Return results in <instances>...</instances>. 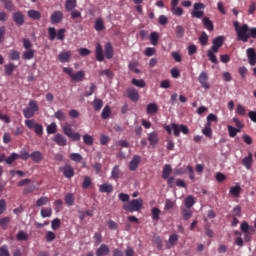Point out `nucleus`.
Returning a JSON list of instances; mask_svg holds the SVG:
<instances>
[{"label":"nucleus","instance_id":"1","mask_svg":"<svg viewBox=\"0 0 256 256\" xmlns=\"http://www.w3.org/2000/svg\"><path fill=\"white\" fill-rule=\"evenodd\" d=\"M256 39V28H251L249 25L245 24L242 29V33L240 34L238 41H242L243 43H247L249 39Z\"/></svg>","mask_w":256,"mask_h":256},{"label":"nucleus","instance_id":"2","mask_svg":"<svg viewBox=\"0 0 256 256\" xmlns=\"http://www.w3.org/2000/svg\"><path fill=\"white\" fill-rule=\"evenodd\" d=\"M143 207L142 199H133L130 202H127L123 205L124 211H129V213H134L135 211H139Z\"/></svg>","mask_w":256,"mask_h":256},{"label":"nucleus","instance_id":"3","mask_svg":"<svg viewBox=\"0 0 256 256\" xmlns=\"http://www.w3.org/2000/svg\"><path fill=\"white\" fill-rule=\"evenodd\" d=\"M48 35L50 41H55L56 38L58 41H63V39H65V28H61L57 31L55 27H49Z\"/></svg>","mask_w":256,"mask_h":256},{"label":"nucleus","instance_id":"4","mask_svg":"<svg viewBox=\"0 0 256 256\" xmlns=\"http://www.w3.org/2000/svg\"><path fill=\"white\" fill-rule=\"evenodd\" d=\"M63 133L72 141H81V134L73 132V128L70 124L63 126Z\"/></svg>","mask_w":256,"mask_h":256},{"label":"nucleus","instance_id":"5","mask_svg":"<svg viewBox=\"0 0 256 256\" xmlns=\"http://www.w3.org/2000/svg\"><path fill=\"white\" fill-rule=\"evenodd\" d=\"M201 9H205V4L195 3L194 10L191 13L192 17H195L196 19H201V17H203V15H205L203 10H201Z\"/></svg>","mask_w":256,"mask_h":256},{"label":"nucleus","instance_id":"6","mask_svg":"<svg viewBox=\"0 0 256 256\" xmlns=\"http://www.w3.org/2000/svg\"><path fill=\"white\" fill-rule=\"evenodd\" d=\"M219 49L220 48L218 46H215L213 44L211 49H209L207 51V57L209 58L211 63H214L215 65H217V63H219V60L217 59V56L215 55V53H218Z\"/></svg>","mask_w":256,"mask_h":256},{"label":"nucleus","instance_id":"7","mask_svg":"<svg viewBox=\"0 0 256 256\" xmlns=\"http://www.w3.org/2000/svg\"><path fill=\"white\" fill-rule=\"evenodd\" d=\"M246 55L248 57L249 65H251L252 67H255V65H256V51H255V48H248L246 50Z\"/></svg>","mask_w":256,"mask_h":256},{"label":"nucleus","instance_id":"8","mask_svg":"<svg viewBox=\"0 0 256 256\" xmlns=\"http://www.w3.org/2000/svg\"><path fill=\"white\" fill-rule=\"evenodd\" d=\"M172 130L174 131L175 137H179V133H184V135H187L189 133V128L185 125H177V124H172Z\"/></svg>","mask_w":256,"mask_h":256},{"label":"nucleus","instance_id":"9","mask_svg":"<svg viewBox=\"0 0 256 256\" xmlns=\"http://www.w3.org/2000/svg\"><path fill=\"white\" fill-rule=\"evenodd\" d=\"M12 19L18 27H21L22 25L25 24V16L23 15V13L21 11L15 12L12 15Z\"/></svg>","mask_w":256,"mask_h":256},{"label":"nucleus","instance_id":"10","mask_svg":"<svg viewBox=\"0 0 256 256\" xmlns=\"http://www.w3.org/2000/svg\"><path fill=\"white\" fill-rule=\"evenodd\" d=\"M127 97L132 101L133 103H137L139 101V92L135 88H128L126 90Z\"/></svg>","mask_w":256,"mask_h":256},{"label":"nucleus","instance_id":"11","mask_svg":"<svg viewBox=\"0 0 256 256\" xmlns=\"http://www.w3.org/2000/svg\"><path fill=\"white\" fill-rule=\"evenodd\" d=\"M198 81L204 89H211V86L207 83L209 81V75H207V72H202L198 77Z\"/></svg>","mask_w":256,"mask_h":256},{"label":"nucleus","instance_id":"12","mask_svg":"<svg viewBox=\"0 0 256 256\" xmlns=\"http://www.w3.org/2000/svg\"><path fill=\"white\" fill-rule=\"evenodd\" d=\"M50 21L52 25H57V23H61V21H63V12L54 11L50 17Z\"/></svg>","mask_w":256,"mask_h":256},{"label":"nucleus","instance_id":"13","mask_svg":"<svg viewBox=\"0 0 256 256\" xmlns=\"http://www.w3.org/2000/svg\"><path fill=\"white\" fill-rule=\"evenodd\" d=\"M109 253H111V249L106 244H102L96 249V256H107Z\"/></svg>","mask_w":256,"mask_h":256},{"label":"nucleus","instance_id":"14","mask_svg":"<svg viewBox=\"0 0 256 256\" xmlns=\"http://www.w3.org/2000/svg\"><path fill=\"white\" fill-rule=\"evenodd\" d=\"M60 169H61L64 177H66L67 179H71L75 175V171L69 165H66V166H64V167H62Z\"/></svg>","mask_w":256,"mask_h":256},{"label":"nucleus","instance_id":"15","mask_svg":"<svg viewBox=\"0 0 256 256\" xmlns=\"http://www.w3.org/2000/svg\"><path fill=\"white\" fill-rule=\"evenodd\" d=\"M54 143L58 144L59 147H65L67 145V138L61 134H56L53 138Z\"/></svg>","mask_w":256,"mask_h":256},{"label":"nucleus","instance_id":"16","mask_svg":"<svg viewBox=\"0 0 256 256\" xmlns=\"http://www.w3.org/2000/svg\"><path fill=\"white\" fill-rule=\"evenodd\" d=\"M58 59L60 63H69V61H71V51L61 52L58 55Z\"/></svg>","mask_w":256,"mask_h":256},{"label":"nucleus","instance_id":"17","mask_svg":"<svg viewBox=\"0 0 256 256\" xmlns=\"http://www.w3.org/2000/svg\"><path fill=\"white\" fill-rule=\"evenodd\" d=\"M139 163H141V156L135 155L130 161V165H129L130 171H135V169L139 167Z\"/></svg>","mask_w":256,"mask_h":256},{"label":"nucleus","instance_id":"18","mask_svg":"<svg viewBox=\"0 0 256 256\" xmlns=\"http://www.w3.org/2000/svg\"><path fill=\"white\" fill-rule=\"evenodd\" d=\"M30 159L34 163H41V161H43V153H41V151H34L30 154Z\"/></svg>","mask_w":256,"mask_h":256},{"label":"nucleus","instance_id":"19","mask_svg":"<svg viewBox=\"0 0 256 256\" xmlns=\"http://www.w3.org/2000/svg\"><path fill=\"white\" fill-rule=\"evenodd\" d=\"M242 165H244L246 169H251V165H253V154L249 153L248 156L244 157Z\"/></svg>","mask_w":256,"mask_h":256},{"label":"nucleus","instance_id":"20","mask_svg":"<svg viewBox=\"0 0 256 256\" xmlns=\"http://www.w3.org/2000/svg\"><path fill=\"white\" fill-rule=\"evenodd\" d=\"M96 59L97 61H104L105 56L103 55V46L96 44Z\"/></svg>","mask_w":256,"mask_h":256},{"label":"nucleus","instance_id":"21","mask_svg":"<svg viewBox=\"0 0 256 256\" xmlns=\"http://www.w3.org/2000/svg\"><path fill=\"white\" fill-rule=\"evenodd\" d=\"M184 205H185L186 209H191V207H193V205H195V197H193V195H188L184 199Z\"/></svg>","mask_w":256,"mask_h":256},{"label":"nucleus","instance_id":"22","mask_svg":"<svg viewBox=\"0 0 256 256\" xmlns=\"http://www.w3.org/2000/svg\"><path fill=\"white\" fill-rule=\"evenodd\" d=\"M148 141L150 145H157V143H159V135L157 134V132H152L148 134Z\"/></svg>","mask_w":256,"mask_h":256},{"label":"nucleus","instance_id":"23","mask_svg":"<svg viewBox=\"0 0 256 256\" xmlns=\"http://www.w3.org/2000/svg\"><path fill=\"white\" fill-rule=\"evenodd\" d=\"M100 193H113V185L104 183L99 187Z\"/></svg>","mask_w":256,"mask_h":256},{"label":"nucleus","instance_id":"24","mask_svg":"<svg viewBox=\"0 0 256 256\" xmlns=\"http://www.w3.org/2000/svg\"><path fill=\"white\" fill-rule=\"evenodd\" d=\"M159 111V107H157V104L155 103H150L146 107V112L148 115H155Z\"/></svg>","mask_w":256,"mask_h":256},{"label":"nucleus","instance_id":"25","mask_svg":"<svg viewBox=\"0 0 256 256\" xmlns=\"http://www.w3.org/2000/svg\"><path fill=\"white\" fill-rule=\"evenodd\" d=\"M105 55L107 59H113V45L110 42L105 45Z\"/></svg>","mask_w":256,"mask_h":256},{"label":"nucleus","instance_id":"26","mask_svg":"<svg viewBox=\"0 0 256 256\" xmlns=\"http://www.w3.org/2000/svg\"><path fill=\"white\" fill-rule=\"evenodd\" d=\"M28 17L34 21H39L41 19V13L37 10H29Z\"/></svg>","mask_w":256,"mask_h":256},{"label":"nucleus","instance_id":"27","mask_svg":"<svg viewBox=\"0 0 256 256\" xmlns=\"http://www.w3.org/2000/svg\"><path fill=\"white\" fill-rule=\"evenodd\" d=\"M92 106L94 111H101V109L103 108V100L95 98L92 102Z\"/></svg>","mask_w":256,"mask_h":256},{"label":"nucleus","instance_id":"28","mask_svg":"<svg viewBox=\"0 0 256 256\" xmlns=\"http://www.w3.org/2000/svg\"><path fill=\"white\" fill-rule=\"evenodd\" d=\"M182 217L185 221H189L193 217V211L190 208H183L182 209Z\"/></svg>","mask_w":256,"mask_h":256},{"label":"nucleus","instance_id":"29","mask_svg":"<svg viewBox=\"0 0 256 256\" xmlns=\"http://www.w3.org/2000/svg\"><path fill=\"white\" fill-rule=\"evenodd\" d=\"M77 7V0H66L65 9L66 11H73Z\"/></svg>","mask_w":256,"mask_h":256},{"label":"nucleus","instance_id":"30","mask_svg":"<svg viewBox=\"0 0 256 256\" xmlns=\"http://www.w3.org/2000/svg\"><path fill=\"white\" fill-rule=\"evenodd\" d=\"M22 57L26 61H30V59H33V57H35V50L28 49L27 51H24L22 54Z\"/></svg>","mask_w":256,"mask_h":256},{"label":"nucleus","instance_id":"31","mask_svg":"<svg viewBox=\"0 0 256 256\" xmlns=\"http://www.w3.org/2000/svg\"><path fill=\"white\" fill-rule=\"evenodd\" d=\"M177 241H179V235L172 234L169 237V243L167 244V249H171L172 247H174V245H175V243H177Z\"/></svg>","mask_w":256,"mask_h":256},{"label":"nucleus","instance_id":"32","mask_svg":"<svg viewBox=\"0 0 256 256\" xmlns=\"http://www.w3.org/2000/svg\"><path fill=\"white\" fill-rule=\"evenodd\" d=\"M16 239L17 241H27L29 239V234H27V232L20 230L17 234H16Z\"/></svg>","mask_w":256,"mask_h":256},{"label":"nucleus","instance_id":"33","mask_svg":"<svg viewBox=\"0 0 256 256\" xmlns=\"http://www.w3.org/2000/svg\"><path fill=\"white\" fill-rule=\"evenodd\" d=\"M111 177L114 179V181H117L119 177H121V170L119 169V166H114L111 171Z\"/></svg>","mask_w":256,"mask_h":256},{"label":"nucleus","instance_id":"34","mask_svg":"<svg viewBox=\"0 0 256 256\" xmlns=\"http://www.w3.org/2000/svg\"><path fill=\"white\" fill-rule=\"evenodd\" d=\"M72 79L73 81H77V82L82 81L83 79H85V71L80 70L74 73V75L72 76Z\"/></svg>","mask_w":256,"mask_h":256},{"label":"nucleus","instance_id":"35","mask_svg":"<svg viewBox=\"0 0 256 256\" xmlns=\"http://www.w3.org/2000/svg\"><path fill=\"white\" fill-rule=\"evenodd\" d=\"M171 171H173L172 168H171V165L166 164L163 168V171H162L163 179H169V175H171Z\"/></svg>","mask_w":256,"mask_h":256},{"label":"nucleus","instance_id":"36","mask_svg":"<svg viewBox=\"0 0 256 256\" xmlns=\"http://www.w3.org/2000/svg\"><path fill=\"white\" fill-rule=\"evenodd\" d=\"M203 135H205V137H212L213 135V131L211 130V123L207 122L205 125V128L202 130Z\"/></svg>","mask_w":256,"mask_h":256},{"label":"nucleus","instance_id":"37","mask_svg":"<svg viewBox=\"0 0 256 256\" xmlns=\"http://www.w3.org/2000/svg\"><path fill=\"white\" fill-rule=\"evenodd\" d=\"M94 29H96L97 31H103L105 29V23L103 22V20L101 18H98L95 21Z\"/></svg>","mask_w":256,"mask_h":256},{"label":"nucleus","instance_id":"38","mask_svg":"<svg viewBox=\"0 0 256 256\" xmlns=\"http://www.w3.org/2000/svg\"><path fill=\"white\" fill-rule=\"evenodd\" d=\"M225 41V38L223 36H218L213 39L212 43L214 46L218 47L221 49L223 47V42Z\"/></svg>","mask_w":256,"mask_h":256},{"label":"nucleus","instance_id":"39","mask_svg":"<svg viewBox=\"0 0 256 256\" xmlns=\"http://www.w3.org/2000/svg\"><path fill=\"white\" fill-rule=\"evenodd\" d=\"M230 194L233 195V197H239V195H241V186H232L230 188Z\"/></svg>","mask_w":256,"mask_h":256},{"label":"nucleus","instance_id":"40","mask_svg":"<svg viewBox=\"0 0 256 256\" xmlns=\"http://www.w3.org/2000/svg\"><path fill=\"white\" fill-rule=\"evenodd\" d=\"M17 159H19V154L17 153H12L8 158H6V164L7 165H13V163H15V161H17Z\"/></svg>","mask_w":256,"mask_h":256},{"label":"nucleus","instance_id":"41","mask_svg":"<svg viewBox=\"0 0 256 256\" xmlns=\"http://www.w3.org/2000/svg\"><path fill=\"white\" fill-rule=\"evenodd\" d=\"M100 77H107V79H113L114 75L110 69L101 70L99 72Z\"/></svg>","mask_w":256,"mask_h":256},{"label":"nucleus","instance_id":"42","mask_svg":"<svg viewBox=\"0 0 256 256\" xmlns=\"http://www.w3.org/2000/svg\"><path fill=\"white\" fill-rule=\"evenodd\" d=\"M234 28L236 31L237 39L239 40V37H241V33H242L243 29H245V24L240 26L239 22H234Z\"/></svg>","mask_w":256,"mask_h":256},{"label":"nucleus","instance_id":"43","mask_svg":"<svg viewBox=\"0 0 256 256\" xmlns=\"http://www.w3.org/2000/svg\"><path fill=\"white\" fill-rule=\"evenodd\" d=\"M150 41H151V45L156 46L159 43V33L152 32L150 34Z\"/></svg>","mask_w":256,"mask_h":256},{"label":"nucleus","instance_id":"44","mask_svg":"<svg viewBox=\"0 0 256 256\" xmlns=\"http://www.w3.org/2000/svg\"><path fill=\"white\" fill-rule=\"evenodd\" d=\"M23 115L26 119H31V117L35 116V111L27 107L23 110Z\"/></svg>","mask_w":256,"mask_h":256},{"label":"nucleus","instance_id":"45","mask_svg":"<svg viewBox=\"0 0 256 256\" xmlns=\"http://www.w3.org/2000/svg\"><path fill=\"white\" fill-rule=\"evenodd\" d=\"M240 229H241L242 233H247L249 231H255V228H253V226H249V224L247 222H243L240 226Z\"/></svg>","mask_w":256,"mask_h":256},{"label":"nucleus","instance_id":"46","mask_svg":"<svg viewBox=\"0 0 256 256\" xmlns=\"http://www.w3.org/2000/svg\"><path fill=\"white\" fill-rule=\"evenodd\" d=\"M4 69H5L6 75H13V71H15V64H13V63L6 64L4 66Z\"/></svg>","mask_w":256,"mask_h":256},{"label":"nucleus","instance_id":"47","mask_svg":"<svg viewBox=\"0 0 256 256\" xmlns=\"http://www.w3.org/2000/svg\"><path fill=\"white\" fill-rule=\"evenodd\" d=\"M176 37L178 39H182V37L185 35V28L181 25L176 26Z\"/></svg>","mask_w":256,"mask_h":256},{"label":"nucleus","instance_id":"48","mask_svg":"<svg viewBox=\"0 0 256 256\" xmlns=\"http://www.w3.org/2000/svg\"><path fill=\"white\" fill-rule=\"evenodd\" d=\"M203 24L208 31H213V22H211L209 18L204 17Z\"/></svg>","mask_w":256,"mask_h":256},{"label":"nucleus","instance_id":"49","mask_svg":"<svg viewBox=\"0 0 256 256\" xmlns=\"http://www.w3.org/2000/svg\"><path fill=\"white\" fill-rule=\"evenodd\" d=\"M39 123L35 122L34 119H28V120H25V125L26 127H28V129H31L33 131L34 128L37 127Z\"/></svg>","mask_w":256,"mask_h":256},{"label":"nucleus","instance_id":"50","mask_svg":"<svg viewBox=\"0 0 256 256\" xmlns=\"http://www.w3.org/2000/svg\"><path fill=\"white\" fill-rule=\"evenodd\" d=\"M110 115H111V108L109 106H105L101 113L102 119H109Z\"/></svg>","mask_w":256,"mask_h":256},{"label":"nucleus","instance_id":"51","mask_svg":"<svg viewBox=\"0 0 256 256\" xmlns=\"http://www.w3.org/2000/svg\"><path fill=\"white\" fill-rule=\"evenodd\" d=\"M171 12L173 13V15H176V17H181V15H183V8L179 6H174L171 8Z\"/></svg>","mask_w":256,"mask_h":256},{"label":"nucleus","instance_id":"52","mask_svg":"<svg viewBox=\"0 0 256 256\" xmlns=\"http://www.w3.org/2000/svg\"><path fill=\"white\" fill-rule=\"evenodd\" d=\"M70 159L76 163H81V161H83V156H81L79 153H72L70 154Z\"/></svg>","mask_w":256,"mask_h":256},{"label":"nucleus","instance_id":"53","mask_svg":"<svg viewBox=\"0 0 256 256\" xmlns=\"http://www.w3.org/2000/svg\"><path fill=\"white\" fill-rule=\"evenodd\" d=\"M53 213V210L51 208H42L41 209V217L46 218V217H51Z\"/></svg>","mask_w":256,"mask_h":256},{"label":"nucleus","instance_id":"54","mask_svg":"<svg viewBox=\"0 0 256 256\" xmlns=\"http://www.w3.org/2000/svg\"><path fill=\"white\" fill-rule=\"evenodd\" d=\"M161 215V210L159 208H152V219L153 221H159V216Z\"/></svg>","mask_w":256,"mask_h":256},{"label":"nucleus","instance_id":"55","mask_svg":"<svg viewBox=\"0 0 256 256\" xmlns=\"http://www.w3.org/2000/svg\"><path fill=\"white\" fill-rule=\"evenodd\" d=\"M9 223H11L10 217H4L0 219V226L2 227V229H7V225H9Z\"/></svg>","mask_w":256,"mask_h":256},{"label":"nucleus","instance_id":"56","mask_svg":"<svg viewBox=\"0 0 256 256\" xmlns=\"http://www.w3.org/2000/svg\"><path fill=\"white\" fill-rule=\"evenodd\" d=\"M236 113H238V115H242L243 117H245V115H247V109L244 108L243 105L238 104L236 108Z\"/></svg>","mask_w":256,"mask_h":256},{"label":"nucleus","instance_id":"57","mask_svg":"<svg viewBox=\"0 0 256 256\" xmlns=\"http://www.w3.org/2000/svg\"><path fill=\"white\" fill-rule=\"evenodd\" d=\"M83 141L85 145H88L89 147H91V145H93V136L86 134L83 136Z\"/></svg>","mask_w":256,"mask_h":256},{"label":"nucleus","instance_id":"58","mask_svg":"<svg viewBox=\"0 0 256 256\" xmlns=\"http://www.w3.org/2000/svg\"><path fill=\"white\" fill-rule=\"evenodd\" d=\"M132 85H134L135 87L143 88V87H145V80H143V79L137 80V79L133 78Z\"/></svg>","mask_w":256,"mask_h":256},{"label":"nucleus","instance_id":"59","mask_svg":"<svg viewBox=\"0 0 256 256\" xmlns=\"http://www.w3.org/2000/svg\"><path fill=\"white\" fill-rule=\"evenodd\" d=\"M199 41L201 45H207V43H209V36H207V33L203 32L199 37Z\"/></svg>","mask_w":256,"mask_h":256},{"label":"nucleus","instance_id":"60","mask_svg":"<svg viewBox=\"0 0 256 256\" xmlns=\"http://www.w3.org/2000/svg\"><path fill=\"white\" fill-rule=\"evenodd\" d=\"M174 207H175L174 201H172L170 199L165 200V206H164L165 211H169L170 209H173Z\"/></svg>","mask_w":256,"mask_h":256},{"label":"nucleus","instance_id":"61","mask_svg":"<svg viewBox=\"0 0 256 256\" xmlns=\"http://www.w3.org/2000/svg\"><path fill=\"white\" fill-rule=\"evenodd\" d=\"M54 117L58 119V121H65L66 119V115L61 110H58L57 112H55Z\"/></svg>","mask_w":256,"mask_h":256},{"label":"nucleus","instance_id":"62","mask_svg":"<svg viewBox=\"0 0 256 256\" xmlns=\"http://www.w3.org/2000/svg\"><path fill=\"white\" fill-rule=\"evenodd\" d=\"M65 201L67 205L71 206L75 203V197L73 196V194H67L65 197Z\"/></svg>","mask_w":256,"mask_h":256},{"label":"nucleus","instance_id":"63","mask_svg":"<svg viewBox=\"0 0 256 256\" xmlns=\"http://www.w3.org/2000/svg\"><path fill=\"white\" fill-rule=\"evenodd\" d=\"M0 256H11V254H9V248L7 247V245L1 246Z\"/></svg>","mask_w":256,"mask_h":256},{"label":"nucleus","instance_id":"64","mask_svg":"<svg viewBox=\"0 0 256 256\" xmlns=\"http://www.w3.org/2000/svg\"><path fill=\"white\" fill-rule=\"evenodd\" d=\"M32 131H34L36 135H38V137H41V135H43V125H36V127Z\"/></svg>","mask_w":256,"mask_h":256}]
</instances>
